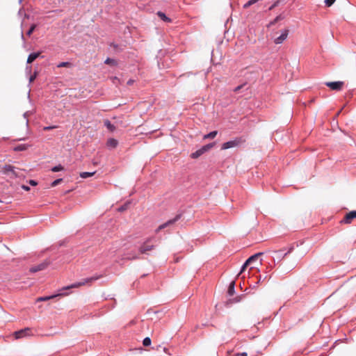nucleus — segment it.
Returning a JSON list of instances; mask_svg holds the SVG:
<instances>
[{"instance_id": "nucleus-1", "label": "nucleus", "mask_w": 356, "mask_h": 356, "mask_svg": "<svg viewBox=\"0 0 356 356\" xmlns=\"http://www.w3.org/2000/svg\"><path fill=\"white\" fill-rule=\"evenodd\" d=\"M154 240L153 237H149L140 245L139 252L141 254H146L148 251H151L154 249V245L152 244Z\"/></svg>"}, {"instance_id": "nucleus-2", "label": "nucleus", "mask_w": 356, "mask_h": 356, "mask_svg": "<svg viewBox=\"0 0 356 356\" xmlns=\"http://www.w3.org/2000/svg\"><path fill=\"white\" fill-rule=\"evenodd\" d=\"M245 139L243 138H236L233 140H230L226 143H224L222 145L221 149H227L232 147H237L240 145L241 144L245 143Z\"/></svg>"}, {"instance_id": "nucleus-3", "label": "nucleus", "mask_w": 356, "mask_h": 356, "mask_svg": "<svg viewBox=\"0 0 356 356\" xmlns=\"http://www.w3.org/2000/svg\"><path fill=\"white\" fill-rule=\"evenodd\" d=\"M325 86L332 90L341 91L345 84L344 81H328L326 82Z\"/></svg>"}, {"instance_id": "nucleus-4", "label": "nucleus", "mask_w": 356, "mask_h": 356, "mask_svg": "<svg viewBox=\"0 0 356 356\" xmlns=\"http://www.w3.org/2000/svg\"><path fill=\"white\" fill-rule=\"evenodd\" d=\"M33 333L31 329L29 327H26L24 329L20 330L19 331L14 332V336L16 339H22L26 337L32 336Z\"/></svg>"}, {"instance_id": "nucleus-5", "label": "nucleus", "mask_w": 356, "mask_h": 356, "mask_svg": "<svg viewBox=\"0 0 356 356\" xmlns=\"http://www.w3.org/2000/svg\"><path fill=\"white\" fill-rule=\"evenodd\" d=\"M356 218V211H352L346 214L343 219L341 220V223L350 224L352 220Z\"/></svg>"}, {"instance_id": "nucleus-6", "label": "nucleus", "mask_w": 356, "mask_h": 356, "mask_svg": "<svg viewBox=\"0 0 356 356\" xmlns=\"http://www.w3.org/2000/svg\"><path fill=\"white\" fill-rule=\"evenodd\" d=\"M49 265V262L47 261H44L41 264L34 266L30 268V271L31 273H36L40 270L45 269Z\"/></svg>"}, {"instance_id": "nucleus-7", "label": "nucleus", "mask_w": 356, "mask_h": 356, "mask_svg": "<svg viewBox=\"0 0 356 356\" xmlns=\"http://www.w3.org/2000/svg\"><path fill=\"white\" fill-rule=\"evenodd\" d=\"M68 294H69L68 293H60L49 296L40 297L37 299V302L47 301V300L53 299L56 297H60V296H68Z\"/></svg>"}, {"instance_id": "nucleus-8", "label": "nucleus", "mask_w": 356, "mask_h": 356, "mask_svg": "<svg viewBox=\"0 0 356 356\" xmlns=\"http://www.w3.org/2000/svg\"><path fill=\"white\" fill-rule=\"evenodd\" d=\"M102 277V275H95L92 276L89 278L83 279L82 281H81V286L84 285H90L93 282L100 279Z\"/></svg>"}, {"instance_id": "nucleus-9", "label": "nucleus", "mask_w": 356, "mask_h": 356, "mask_svg": "<svg viewBox=\"0 0 356 356\" xmlns=\"http://www.w3.org/2000/svg\"><path fill=\"white\" fill-rule=\"evenodd\" d=\"M288 34H289V31L287 29H284V31H282L281 35L275 39V41H274L275 43V44L282 43L286 39Z\"/></svg>"}, {"instance_id": "nucleus-10", "label": "nucleus", "mask_w": 356, "mask_h": 356, "mask_svg": "<svg viewBox=\"0 0 356 356\" xmlns=\"http://www.w3.org/2000/svg\"><path fill=\"white\" fill-rule=\"evenodd\" d=\"M177 219H178V216L176 217L175 218L172 219V220H170L167 221L166 222L159 225L158 227V228L155 230V232L158 233L161 230H162V229L166 228L167 227L174 224L177 220Z\"/></svg>"}, {"instance_id": "nucleus-11", "label": "nucleus", "mask_w": 356, "mask_h": 356, "mask_svg": "<svg viewBox=\"0 0 356 356\" xmlns=\"http://www.w3.org/2000/svg\"><path fill=\"white\" fill-rule=\"evenodd\" d=\"M3 172L4 174H8L9 172L12 173L14 177H18V175L15 171V167L11 165H6L3 168Z\"/></svg>"}, {"instance_id": "nucleus-12", "label": "nucleus", "mask_w": 356, "mask_h": 356, "mask_svg": "<svg viewBox=\"0 0 356 356\" xmlns=\"http://www.w3.org/2000/svg\"><path fill=\"white\" fill-rule=\"evenodd\" d=\"M40 56V53H39V52H36V53L34 52V53H32V54H29V56L28 57V59H27V63H32L37 58H38Z\"/></svg>"}, {"instance_id": "nucleus-13", "label": "nucleus", "mask_w": 356, "mask_h": 356, "mask_svg": "<svg viewBox=\"0 0 356 356\" xmlns=\"http://www.w3.org/2000/svg\"><path fill=\"white\" fill-rule=\"evenodd\" d=\"M118 144V140L114 138H109L106 143L107 146L111 148H115Z\"/></svg>"}, {"instance_id": "nucleus-14", "label": "nucleus", "mask_w": 356, "mask_h": 356, "mask_svg": "<svg viewBox=\"0 0 356 356\" xmlns=\"http://www.w3.org/2000/svg\"><path fill=\"white\" fill-rule=\"evenodd\" d=\"M243 297V296H237L233 299H229L227 301L226 305H231L235 302H238L241 301V300L242 299Z\"/></svg>"}, {"instance_id": "nucleus-15", "label": "nucleus", "mask_w": 356, "mask_h": 356, "mask_svg": "<svg viewBox=\"0 0 356 356\" xmlns=\"http://www.w3.org/2000/svg\"><path fill=\"white\" fill-rule=\"evenodd\" d=\"M81 282H78L74 283V284H72L71 285H69V286L63 287L62 289V290H68V289H71L79 288V287H81Z\"/></svg>"}, {"instance_id": "nucleus-16", "label": "nucleus", "mask_w": 356, "mask_h": 356, "mask_svg": "<svg viewBox=\"0 0 356 356\" xmlns=\"http://www.w3.org/2000/svg\"><path fill=\"white\" fill-rule=\"evenodd\" d=\"M104 123L106 128L111 131H113L115 129V127L113 124H111V122L108 120H104Z\"/></svg>"}, {"instance_id": "nucleus-17", "label": "nucleus", "mask_w": 356, "mask_h": 356, "mask_svg": "<svg viewBox=\"0 0 356 356\" xmlns=\"http://www.w3.org/2000/svg\"><path fill=\"white\" fill-rule=\"evenodd\" d=\"M261 254H263V252H259V253H257V254H254V255H252V256L250 257L247 259L248 263H250H250H252V262H253V261H256V260L258 259V257H259V256H261Z\"/></svg>"}, {"instance_id": "nucleus-18", "label": "nucleus", "mask_w": 356, "mask_h": 356, "mask_svg": "<svg viewBox=\"0 0 356 356\" xmlns=\"http://www.w3.org/2000/svg\"><path fill=\"white\" fill-rule=\"evenodd\" d=\"M28 147H29L28 145L23 144V145H19L16 146L14 148V150L16 152L25 151L28 149Z\"/></svg>"}, {"instance_id": "nucleus-19", "label": "nucleus", "mask_w": 356, "mask_h": 356, "mask_svg": "<svg viewBox=\"0 0 356 356\" xmlns=\"http://www.w3.org/2000/svg\"><path fill=\"white\" fill-rule=\"evenodd\" d=\"M292 250V248L289 249V250L285 253L284 254H282L279 251H275V252L277 254V258L279 261H281L289 253H290Z\"/></svg>"}, {"instance_id": "nucleus-20", "label": "nucleus", "mask_w": 356, "mask_h": 356, "mask_svg": "<svg viewBox=\"0 0 356 356\" xmlns=\"http://www.w3.org/2000/svg\"><path fill=\"white\" fill-rule=\"evenodd\" d=\"M234 286H235V282L232 281L229 286L227 293L228 294L232 296L234 293Z\"/></svg>"}, {"instance_id": "nucleus-21", "label": "nucleus", "mask_w": 356, "mask_h": 356, "mask_svg": "<svg viewBox=\"0 0 356 356\" xmlns=\"http://www.w3.org/2000/svg\"><path fill=\"white\" fill-rule=\"evenodd\" d=\"M157 15H158V16H159L161 19H163V21H165V22H170L171 21V19H170L169 17H168L165 15V13H162V12H161V11L158 12Z\"/></svg>"}, {"instance_id": "nucleus-22", "label": "nucleus", "mask_w": 356, "mask_h": 356, "mask_svg": "<svg viewBox=\"0 0 356 356\" xmlns=\"http://www.w3.org/2000/svg\"><path fill=\"white\" fill-rule=\"evenodd\" d=\"M95 174V172H83L80 173V177L83 179H86L88 177H92Z\"/></svg>"}, {"instance_id": "nucleus-23", "label": "nucleus", "mask_w": 356, "mask_h": 356, "mask_svg": "<svg viewBox=\"0 0 356 356\" xmlns=\"http://www.w3.org/2000/svg\"><path fill=\"white\" fill-rule=\"evenodd\" d=\"M218 134V131H211L210 132L209 134L205 135L204 136V139H207V138H214L216 135Z\"/></svg>"}, {"instance_id": "nucleus-24", "label": "nucleus", "mask_w": 356, "mask_h": 356, "mask_svg": "<svg viewBox=\"0 0 356 356\" xmlns=\"http://www.w3.org/2000/svg\"><path fill=\"white\" fill-rule=\"evenodd\" d=\"M104 63L106 65H116L117 63L115 60L108 58L105 60Z\"/></svg>"}, {"instance_id": "nucleus-25", "label": "nucleus", "mask_w": 356, "mask_h": 356, "mask_svg": "<svg viewBox=\"0 0 356 356\" xmlns=\"http://www.w3.org/2000/svg\"><path fill=\"white\" fill-rule=\"evenodd\" d=\"M202 154V151H201L200 149H198L197 150L196 152H193L192 154H191V157L193 159H197L198 158L199 156H200Z\"/></svg>"}, {"instance_id": "nucleus-26", "label": "nucleus", "mask_w": 356, "mask_h": 356, "mask_svg": "<svg viewBox=\"0 0 356 356\" xmlns=\"http://www.w3.org/2000/svg\"><path fill=\"white\" fill-rule=\"evenodd\" d=\"M143 344L145 346H149L151 345V339L149 337H146L143 339Z\"/></svg>"}, {"instance_id": "nucleus-27", "label": "nucleus", "mask_w": 356, "mask_h": 356, "mask_svg": "<svg viewBox=\"0 0 356 356\" xmlns=\"http://www.w3.org/2000/svg\"><path fill=\"white\" fill-rule=\"evenodd\" d=\"M63 170V167L61 165L54 166V168H51V171H53V172H58V171H61Z\"/></svg>"}, {"instance_id": "nucleus-28", "label": "nucleus", "mask_w": 356, "mask_h": 356, "mask_svg": "<svg viewBox=\"0 0 356 356\" xmlns=\"http://www.w3.org/2000/svg\"><path fill=\"white\" fill-rule=\"evenodd\" d=\"M62 181H63L62 179H57L51 183V186L54 187V186H57L58 184H60Z\"/></svg>"}, {"instance_id": "nucleus-29", "label": "nucleus", "mask_w": 356, "mask_h": 356, "mask_svg": "<svg viewBox=\"0 0 356 356\" xmlns=\"http://www.w3.org/2000/svg\"><path fill=\"white\" fill-rule=\"evenodd\" d=\"M35 27H36L35 24H32L31 26L30 27L29 30L27 31L26 34L28 35H31L32 34V33L34 31Z\"/></svg>"}, {"instance_id": "nucleus-30", "label": "nucleus", "mask_w": 356, "mask_h": 356, "mask_svg": "<svg viewBox=\"0 0 356 356\" xmlns=\"http://www.w3.org/2000/svg\"><path fill=\"white\" fill-rule=\"evenodd\" d=\"M129 204V203H126L124 205H122V207H119L118 210L120 212H122L128 208Z\"/></svg>"}, {"instance_id": "nucleus-31", "label": "nucleus", "mask_w": 356, "mask_h": 356, "mask_svg": "<svg viewBox=\"0 0 356 356\" xmlns=\"http://www.w3.org/2000/svg\"><path fill=\"white\" fill-rule=\"evenodd\" d=\"M37 75H38V72L35 71L33 72V74L30 76L29 82L30 83L33 82L35 80V79L36 78Z\"/></svg>"}, {"instance_id": "nucleus-32", "label": "nucleus", "mask_w": 356, "mask_h": 356, "mask_svg": "<svg viewBox=\"0 0 356 356\" xmlns=\"http://www.w3.org/2000/svg\"><path fill=\"white\" fill-rule=\"evenodd\" d=\"M249 264H250V263H248V261L246 260V261L244 263V264L243 265V266L241 268V272L239 273V274L238 275H239L241 273H242L245 270V268H247V266Z\"/></svg>"}, {"instance_id": "nucleus-33", "label": "nucleus", "mask_w": 356, "mask_h": 356, "mask_svg": "<svg viewBox=\"0 0 356 356\" xmlns=\"http://www.w3.org/2000/svg\"><path fill=\"white\" fill-rule=\"evenodd\" d=\"M336 0H325V3L327 6L330 7L331 6Z\"/></svg>"}, {"instance_id": "nucleus-34", "label": "nucleus", "mask_w": 356, "mask_h": 356, "mask_svg": "<svg viewBox=\"0 0 356 356\" xmlns=\"http://www.w3.org/2000/svg\"><path fill=\"white\" fill-rule=\"evenodd\" d=\"M67 65H68L67 62H62V63L58 64V65L56 67H67Z\"/></svg>"}, {"instance_id": "nucleus-35", "label": "nucleus", "mask_w": 356, "mask_h": 356, "mask_svg": "<svg viewBox=\"0 0 356 356\" xmlns=\"http://www.w3.org/2000/svg\"><path fill=\"white\" fill-rule=\"evenodd\" d=\"M29 183L31 186H37V185H38L37 181H35V180H32V179L29 180Z\"/></svg>"}, {"instance_id": "nucleus-36", "label": "nucleus", "mask_w": 356, "mask_h": 356, "mask_svg": "<svg viewBox=\"0 0 356 356\" xmlns=\"http://www.w3.org/2000/svg\"><path fill=\"white\" fill-rule=\"evenodd\" d=\"M243 87V85H241V86H237L236 88H235V89L234 90V91L235 92H238Z\"/></svg>"}, {"instance_id": "nucleus-37", "label": "nucleus", "mask_w": 356, "mask_h": 356, "mask_svg": "<svg viewBox=\"0 0 356 356\" xmlns=\"http://www.w3.org/2000/svg\"><path fill=\"white\" fill-rule=\"evenodd\" d=\"M201 151H202V154L208 151L207 147L203 146L202 148L200 149Z\"/></svg>"}, {"instance_id": "nucleus-38", "label": "nucleus", "mask_w": 356, "mask_h": 356, "mask_svg": "<svg viewBox=\"0 0 356 356\" xmlns=\"http://www.w3.org/2000/svg\"><path fill=\"white\" fill-rule=\"evenodd\" d=\"M284 17L282 16V15H278L275 19V22H277L279 20H282L283 19Z\"/></svg>"}, {"instance_id": "nucleus-39", "label": "nucleus", "mask_w": 356, "mask_h": 356, "mask_svg": "<svg viewBox=\"0 0 356 356\" xmlns=\"http://www.w3.org/2000/svg\"><path fill=\"white\" fill-rule=\"evenodd\" d=\"M22 188L26 191H29L30 190V188L26 185H22Z\"/></svg>"}, {"instance_id": "nucleus-40", "label": "nucleus", "mask_w": 356, "mask_h": 356, "mask_svg": "<svg viewBox=\"0 0 356 356\" xmlns=\"http://www.w3.org/2000/svg\"><path fill=\"white\" fill-rule=\"evenodd\" d=\"M250 6H252V5L250 4V1H248L247 3H245L244 4L243 8H247L250 7Z\"/></svg>"}, {"instance_id": "nucleus-41", "label": "nucleus", "mask_w": 356, "mask_h": 356, "mask_svg": "<svg viewBox=\"0 0 356 356\" xmlns=\"http://www.w3.org/2000/svg\"><path fill=\"white\" fill-rule=\"evenodd\" d=\"M213 146V144H209L205 145V147H207L208 150L211 149Z\"/></svg>"}, {"instance_id": "nucleus-42", "label": "nucleus", "mask_w": 356, "mask_h": 356, "mask_svg": "<svg viewBox=\"0 0 356 356\" xmlns=\"http://www.w3.org/2000/svg\"><path fill=\"white\" fill-rule=\"evenodd\" d=\"M163 351H164L165 353H167V354H169V355H170V353H168V349L167 348H163Z\"/></svg>"}, {"instance_id": "nucleus-43", "label": "nucleus", "mask_w": 356, "mask_h": 356, "mask_svg": "<svg viewBox=\"0 0 356 356\" xmlns=\"http://www.w3.org/2000/svg\"><path fill=\"white\" fill-rule=\"evenodd\" d=\"M53 128H54V127H44V130H49V129H53Z\"/></svg>"}, {"instance_id": "nucleus-44", "label": "nucleus", "mask_w": 356, "mask_h": 356, "mask_svg": "<svg viewBox=\"0 0 356 356\" xmlns=\"http://www.w3.org/2000/svg\"><path fill=\"white\" fill-rule=\"evenodd\" d=\"M132 83H133V81H132V80H129V81H127V84H128V85H131Z\"/></svg>"}, {"instance_id": "nucleus-45", "label": "nucleus", "mask_w": 356, "mask_h": 356, "mask_svg": "<svg viewBox=\"0 0 356 356\" xmlns=\"http://www.w3.org/2000/svg\"><path fill=\"white\" fill-rule=\"evenodd\" d=\"M241 356H247V353H243L241 355Z\"/></svg>"}, {"instance_id": "nucleus-46", "label": "nucleus", "mask_w": 356, "mask_h": 356, "mask_svg": "<svg viewBox=\"0 0 356 356\" xmlns=\"http://www.w3.org/2000/svg\"><path fill=\"white\" fill-rule=\"evenodd\" d=\"M22 38L24 39V34L22 33Z\"/></svg>"}, {"instance_id": "nucleus-47", "label": "nucleus", "mask_w": 356, "mask_h": 356, "mask_svg": "<svg viewBox=\"0 0 356 356\" xmlns=\"http://www.w3.org/2000/svg\"><path fill=\"white\" fill-rule=\"evenodd\" d=\"M133 259H138V257H134Z\"/></svg>"}, {"instance_id": "nucleus-48", "label": "nucleus", "mask_w": 356, "mask_h": 356, "mask_svg": "<svg viewBox=\"0 0 356 356\" xmlns=\"http://www.w3.org/2000/svg\"><path fill=\"white\" fill-rule=\"evenodd\" d=\"M23 0H19V3H21Z\"/></svg>"}]
</instances>
